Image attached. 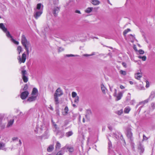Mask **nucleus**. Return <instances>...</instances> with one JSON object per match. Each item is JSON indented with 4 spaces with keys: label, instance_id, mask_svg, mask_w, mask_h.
<instances>
[{
    "label": "nucleus",
    "instance_id": "1",
    "mask_svg": "<svg viewBox=\"0 0 155 155\" xmlns=\"http://www.w3.org/2000/svg\"><path fill=\"white\" fill-rule=\"evenodd\" d=\"M21 42L26 51L27 54H28L29 52V48L31 47V45L29 41L27 40L25 36L24 35H21Z\"/></svg>",
    "mask_w": 155,
    "mask_h": 155
},
{
    "label": "nucleus",
    "instance_id": "2",
    "mask_svg": "<svg viewBox=\"0 0 155 155\" xmlns=\"http://www.w3.org/2000/svg\"><path fill=\"white\" fill-rule=\"evenodd\" d=\"M41 3L38 4L36 8H34V17L36 19L41 16L43 13V7H41Z\"/></svg>",
    "mask_w": 155,
    "mask_h": 155
},
{
    "label": "nucleus",
    "instance_id": "3",
    "mask_svg": "<svg viewBox=\"0 0 155 155\" xmlns=\"http://www.w3.org/2000/svg\"><path fill=\"white\" fill-rule=\"evenodd\" d=\"M113 87H110V90L113 92V96L115 97V100L117 101L120 100L123 96L124 92H119L117 94V90L116 89H114L113 90Z\"/></svg>",
    "mask_w": 155,
    "mask_h": 155
},
{
    "label": "nucleus",
    "instance_id": "4",
    "mask_svg": "<svg viewBox=\"0 0 155 155\" xmlns=\"http://www.w3.org/2000/svg\"><path fill=\"white\" fill-rule=\"evenodd\" d=\"M26 59V56L25 53H23L21 57L20 56H19L17 57L18 63L20 64L21 63H24Z\"/></svg>",
    "mask_w": 155,
    "mask_h": 155
},
{
    "label": "nucleus",
    "instance_id": "5",
    "mask_svg": "<svg viewBox=\"0 0 155 155\" xmlns=\"http://www.w3.org/2000/svg\"><path fill=\"white\" fill-rule=\"evenodd\" d=\"M14 119L13 117H12L10 119H9L8 120V124L6 126V127L9 128L12 127L14 123Z\"/></svg>",
    "mask_w": 155,
    "mask_h": 155
},
{
    "label": "nucleus",
    "instance_id": "6",
    "mask_svg": "<svg viewBox=\"0 0 155 155\" xmlns=\"http://www.w3.org/2000/svg\"><path fill=\"white\" fill-rule=\"evenodd\" d=\"M63 94V93L62 90L60 88H59L56 91L54 95H56L57 96L60 97Z\"/></svg>",
    "mask_w": 155,
    "mask_h": 155
},
{
    "label": "nucleus",
    "instance_id": "7",
    "mask_svg": "<svg viewBox=\"0 0 155 155\" xmlns=\"http://www.w3.org/2000/svg\"><path fill=\"white\" fill-rule=\"evenodd\" d=\"M29 94L28 92L27 91L22 92L21 95V97L23 99H25L26 98Z\"/></svg>",
    "mask_w": 155,
    "mask_h": 155
},
{
    "label": "nucleus",
    "instance_id": "8",
    "mask_svg": "<svg viewBox=\"0 0 155 155\" xmlns=\"http://www.w3.org/2000/svg\"><path fill=\"white\" fill-rule=\"evenodd\" d=\"M37 97L36 96L32 95V96L29 97L27 100V101L29 102H31L35 101Z\"/></svg>",
    "mask_w": 155,
    "mask_h": 155
},
{
    "label": "nucleus",
    "instance_id": "9",
    "mask_svg": "<svg viewBox=\"0 0 155 155\" xmlns=\"http://www.w3.org/2000/svg\"><path fill=\"white\" fill-rule=\"evenodd\" d=\"M127 136L128 138L131 139L133 136V134L130 129H128L127 130Z\"/></svg>",
    "mask_w": 155,
    "mask_h": 155
},
{
    "label": "nucleus",
    "instance_id": "10",
    "mask_svg": "<svg viewBox=\"0 0 155 155\" xmlns=\"http://www.w3.org/2000/svg\"><path fill=\"white\" fill-rule=\"evenodd\" d=\"M59 10V8L57 7L54 8L53 9V13L55 16L57 15V14L58 13Z\"/></svg>",
    "mask_w": 155,
    "mask_h": 155
},
{
    "label": "nucleus",
    "instance_id": "11",
    "mask_svg": "<svg viewBox=\"0 0 155 155\" xmlns=\"http://www.w3.org/2000/svg\"><path fill=\"white\" fill-rule=\"evenodd\" d=\"M45 125L42 124L40 126V127H38L37 128V131L41 132L42 131L45 129Z\"/></svg>",
    "mask_w": 155,
    "mask_h": 155
},
{
    "label": "nucleus",
    "instance_id": "12",
    "mask_svg": "<svg viewBox=\"0 0 155 155\" xmlns=\"http://www.w3.org/2000/svg\"><path fill=\"white\" fill-rule=\"evenodd\" d=\"M67 149L70 152H72L74 151L73 148L72 147H70L68 145H66L63 148V149Z\"/></svg>",
    "mask_w": 155,
    "mask_h": 155
},
{
    "label": "nucleus",
    "instance_id": "13",
    "mask_svg": "<svg viewBox=\"0 0 155 155\" xmlns=\"http://www.w3.org/2000/svg\"><path fill=\"white\" fill-rule=\"evenodd\" d=\"M32 95L34 96H36L37 97L38 95V91L35 88H34L32 92Z\"/></svg>",
    "mask_w": 155,
    "mask_h": 155
},
{
    "label": "nucleus",
    "instance_id": "14",
    "mask_svg": "<svg viewBox=\"0 0 155 155\" xmlns=\"http://www.w3.org/2000/svg\"><path fill=\"white\" fill-rule=\"evenodd\" d=\"M101 90H102L103 93L104 94H105L106 91L107 90V89L104 86V85L103 84H101Z\"/></svg>",
    "mask_w": 155,
    "mask_h": 155
},
{
    "label": "nucleus",
    "instance_id": "15",
    "mask_svg": "<svg viewBox=\"0 0 155 155\" xmlns=\"http://www.w3.org/2000/svg\"><path fill=\"white\" fill-rule=\"evenodd\" d=\"M0 28L4 32H6L7 31V28L5 27L3 23H0Z\"/></svg>",
    "mask_w": 155,
    "mask_h": 155
},
{
    "label": "nucleus",
    "instance_id": "16",
    "mask_svg": "<svg viewBox=\"0 0 155 155\" xmlns=\"http://www.w3.org/2000/svg\"><path fill=\"white\" fill-rule=\"evenodd\" d=\"M0 28L4 32H6L7 31V28L5 27L3 23H0Z\"/></svg>",
    "mask_w": 155,
    "mask_h": 155
},
{
    "label": "nucleus",
    "instance_id": "17",
    "mask_svg": "<svg viewBox=\"0 0 155 155\" xmlns=\"http://www.w3.org/2000/svg\"><path fill=\"white\" fill-rule=\"evenodd\" d=\"M0 28L4 32H6L7 31V28L5 27L3 23H0Z\"/></svg>",
    "mask_w": 155,
    "mask_h": 155
},
{
    "label": "nucleus",
    "instance_id": "18",
    "mask_svg": "<svg viewBox=\"0 0 155 155\" xmlns=\"http://www.w3.org/2000/svg\"><path fill=\"white\" fill-rule=\"evenodd\" d=\"M142 74L140 73H137L135 74V78L137 80H139L142 77Z\"/></svg>",
    "mask_w": 155,
    "mask_h": 155
},
{
    "label": "nucleus",
    "instance_id": "19",
    "mask_svg": "<svg viewBox=\"0 0 155 155\" xmlns=\"http://www.w3.org/2000/svg\"><path fill=\"white\" fill-rule=\"evenodd\" d=\"M0 150H2L5 151L6 150L5 148V144L4 143H0Z\"/></svg>",
    "mask_w": 155,
    "mask_h": 155
},
{
    "label": "nucleus",
    "instance_id": "20",
    "mask_svg": "<svg viewBox=\"0 0 155 155\" xmlns=\"http://www.w3.org/2000/svg\"><path fill=\"white\" fill-rule=\"evenodd\" d=\"M54 145H50L47 149V150L48 152H51L54 149Z\"/></svg>",
    "mask_w": 155,
    "mask_h": 155
},
{
    "label": "nucleus",
    "instance_id": "21",
    "mask_svg": "<svg viewBox=\"0 0 155 155\" xmlns=\"http://www.w3.org/2000/svg\"><path fill=\"white\" fill-rule=\"evenodd\" d=\"M93 9V8L92 7H88L85 10V12L86 13H89L92 12Z\"/></svg>",
    "mask_w": 155,
    "mask_h": 155
},
{
    "label": "nucleus",
    "instance_id": "22",
    "mask_svg": "<svg viewBox=\"0 0 155 155\" xmlns=\"http://www.w3.org/2000/svg\"><path fill=\"white\" fill-rule=\"evenodd\" d=\"M91 2L94 5H98L100 3V2L97 0H92Z\"/></svg>",
    "mask_w": 155,
    "mask_h": 155
},
{
    "label": "nucleus",
    "instance_id": "23",
    "mask_svg": "<svg viewBox=\"0 0 155 155\" xmlns=\"http://www.w3.org/2000/svg\"><path fill=\"white\" fill-rule=\"evenodd\" d=\"M130 110V108L129 107H125L124 110V112L125 113L128 114Z\"/></svg>",
    "mask_w": 155,
    "mask_h": 155
},
{
    "label": "nucleus",
    "instance_id": "24",
    "mask_svg": "<svg viewBox=\"0 0 155 155\" xmlns=\"http://www.w3.org/2000/svg\"><path fill=\"white\" fill-rule=\"evenodd\" d=\"M58 97V96L54 95V99L55 103L56 104H58L59 103Z\"/></svg>",
    "mask_w": 155,
    "mask_h": 155
},
{
    "label": "nucleus",
    "instance_id": "25",
    "mask_svg": "<svg viewBox=\"0 0 155 155\" xmlns=\"http://www.w3.org/2000/svg\"><path fill=\"white\" fill-rule=\"evenodd\" d=\"M64 111L63 113V115H67L69 110L68 107H66L64 108Z\"/></svg>",
    "mask_w": 155,
    "mask_h": 155
},
{
    "label": "nucleus",
    "instance_id": "26",
    "mask_svg": "<svg viewBox=\"0 0 155 155\" xmlns=\"http://www.w3.org/2000/svg\"><path fill=\"white\" fill-rule=\"evenodd\" d=\"M73 134V132L72 131H70L67 132L65 134V135L67 137H69L71 136Z\"/></svg>",
    "mask_w": 155,
    "mask_h": 155
},
{
    "label": "nucleus",
    "instance_id": "27",
    "mask_svg": "<svg viewBox=\"0 0 155 155\" xmlns=\"http://www.w3.org/2000/svg\"><path fill=\"white\" fill-rule=\"evenodd\" d=\"M17 50L18 52V54H19L22 51V48L21 46H18Z\"/></svg>",
    "mask_w": 155,
    "mask_h": 155
},
{
    "label": "nucleus",
    "instance_id": "28",
    "mask_svg": "<svg viewBox=\"0 0 155 155\" xmlns=\"http://www.w3.org/2000/svg\"><path fill=\"white\" fill-rule=\"evenodd\" d=\"M139 149L140 150V152L141 153H143L144 150V149L143 148V147L141 145H140L139 147Z\"/></svg>",
    "mask_w": 155,
    "mask_h": 155
},
{
    "label": "nucleus",
    "instance_id": "29",
    "mask_svg": "<svg viewBox=\"0 0 155 155\" xmlns=\"http://www.w3.org/2000/svg\"><path fill=\"white\" fill-rule=\"evenodd\" d=\"M22 78L24 82L26 83L28 81V78L26 76L22 77Z\"/></svg>",
    "mask_w": 155,
    "mask_h": 155
},
{
    "label": "nucleus",
    "instance_id": "30",
    "mask_svg": "<svg viewBox=\"0 0 155 155\" xmlns=\"http://www.w3.org/2000/svg\"><path fill=\"white\" fill-rule=\"evenodd\" d=\"M61 144L58 142H57L55 146V148L56 149H58L61 147Z\"/></svg>",
    "mask_w": 155,
    "mask_h": 155
},
{
    "label": "nucleus",
    "instance_id": "31",
    "mask_svg": "<svg viewBox=\"0 0 155 155\" xmlns=\"http://www.w3.org/2000/svg\"><path fill=\"white\" fill-rule=\"evenodd\" d=\"M11 41L13 43L16 45H18L19 44L18 41H16L15 40L12 38L11 39Z\"/></svg>",
    "mask_w": 155,
    "mask_h": 155
},
{
    "label": "nucleus",
    "instance_id": "32",
    "mask_svg": "<svg viewBox=\"0 0 155 155\" xmlns=\"http://www.w3.org/2000/svg\"><path fill=\"white\" fill-rule=\"evenodd\" d=\"M155 96V92L154 91L152 92L151 95L150 96V98H151V99L153 98Z\"/></svg>",
    "mask_w": 155,
    "mask_h": 155
},
{
    "label": "nucleus",
    "instance_id": "33",
    "mask_svg": "<svg viewBox=\"0 0 155 155\" xmlns=\"http://www.w3.org/2000/svg\"><path fill=\"white\" fill-rule=\"evenodd\" d=\"M27 71L26 70L22 71L21 72L22 77L25 76L27 74Z\"/></svg>",
    "mask_w": 155,
    "mask_h": 155
},
{
    "label": "nucleus",
    "instance_id": "34",
    "mask_svg": "<svg viewBox=\"0 0 155 155\" xmlns=\"http://www.w3.org/2000/svg\"><path fill=\"white\" fill-rule=\"evenodd\" d=\"M130 31V29L129 28H128L125 30L123 32V35L125 36L126 35L128 32L129 31Z\"/></svg>",
    "mask_w": 155,
    "mask_h": 155
},
{
    "label": "nucleus",
    "instance_id": "35",
    "mask_svg": "<svg viewBox=\"0 0 155 155\" xmlns=\"http://www.w3.org/2000/svg\"><path fill=\"white\" fill-rule=\"evenodd\" d=\"M123 112V110L121 109L117 111L116 113L119 115H120Z\"/></svg>",
    "mask_w": 155,
    "mask_h": 155
},
{
    "label": "nucleus",
    "instance_id": "36",
    "mask_svg": "<svg viewBox=\"0 0 155 155\" xmlns=\"http://www.w3.org/2000/svg\"><path fill=\"white\" fill-rule=\"evenodd\" d=\"M6 33V35L7 36L8 38H12V36L10 35L9 32L8 31H7L6 32H5Z\"/></svg>",
    "mask_w": 155,
    "mask_h": 155
},
{
    "label": "nucleus",
    "instance_id": "37",
    "mask_svg": "<svg viewBox=\"0 0 155 155\" xmlns=\"http://www.w3.org/2000/svg\"><path fill=\"white\" fill-rule=\"evenodd\" d=\"M120 73L121 74H122L124 75H125L126 74V71H123V70H120Z\"/></svg>",
    "mask_w": 155,
    "mask_h": 155
},
{
    "label": "nucleus",
    "instance_id": "38",
    "mask_svg": "<svg viewBox=\"0 0 155 155\" xmlns=\"http://www.w3.org/2000/svg\"><path fill=\"white\" fill-rule=\"evenodd\" d=\"M71 96L72 97H75L77 96V94L75 92H73L71 94Z\"/></svg>",
    "mask_w": 155,
    "mask_h": 155
},
{
    "label": "nucleus",
    "instance_id": "39",
    "mask_svg": "<svg viewBox=\"0 0 155 155\" xmlns=\"http://www.w3.org/2000/svg\"><path fill=\"white\" fill-rule=\"evenodd\" d=\"M66 56L67 57H77L78 56V55H74L72 54H67Z\"/></svg>",
    "mask_w": 155,
    "mask_h": 155
},
{
    "label": "nucleus",
    "instance_id": "40",
    "mask_svg": "<svg viewBox=\"0 0 155 155\" xmlns=\"http://www.w3.org/2000/svg\"><path fill=\"white\" fill-rule=\"evenodd\" d=\"M58 51L59 52H61L64 50V49L63 48L60 47L58 48Z\"/></svg>",
    "mask_w": 155,
    "mask_h": 155
},
{
    "label": "nucleus",
    "instance_id": "41",
    "mask_svg": "<svg viewBox=\"0 0 155 155\" xmlns=\"http://www.w3.org/2000/svg\"><path fill=\"white\" fill-rule=\"evenodd\" d=\"M79 97L78 96H77L75 97L74 100V102L75 103H78L79 101Z\"/></svg>",
    "mask_w": 155,
    "mask_h": 155
},
{
    "label": "nucleus",
    "instance_id": "42",
    "mask_svg": "<svg viewBox=\"0 0 155 155\" xmlns=\"http://www.w3.org/2000/svg\"><path fill=\"white\" fill-rule=\"evenodd\" d=\"M146 87L147 88H148L149 87V83L148 81H146Z\"/></svg>",
    "mask_w": 155,
    "mask_h": 155
},
{
    "label": "nucleus",
    "instance_id": "43",
    "mask_svg": "<svg viewBox=\"0 0 155 155\" xmlns=\"http://www.w3.org/2000/svg\"><path fill=\"white\" fill-rule=\"evenodd\" d=\"M28 88V86L26 84L24 86V87L23 89V90L24 91L26 90Z\"/></svg>",
    "mask_w": 155,
    "mask_h": 155
},
{
    "label": "nucleus",
    "instance_id": "44",
    "mask_svg": "<svg viewBox=\"0 0 155 155\" xmlns=\"http://www.w3.org/2000/svg\"><path fill=\"white\" fill-rule=\"evenodd\" d=\"M148 139V138L144 135H143V140H146Z\"/></svg>",
    "mask_w": 155,
    "mask_h": 155
},
{
    "label": "nucleus",
    "instance_id": "45",
    "mask_svg": "<svg viewBox=\"0 0 155 155\" xmlns=\"http://www.w3.org/2000/svg\"><path fill=\"white\" fill-rule=\"evenodd\" d=\"M151 106L153 109L155 108V104L154 103H152Z\"/></svg>",
    "mask_w": 155,
    "mask_h": 155
},
{
    "label": "nucleus",
    "instance_id": "46",
    "mask_svg": "<svg viewBox=\"0 0 155 155\" xmlns=\"http://www.w3.org/2000/svg\"><path fill=\"white\" fill-rule=\"evenodd\" d=\"M139 53L141 54H143L144 53V51L142 50H140L139 51Z\"/></svg>",
    "mask_w": 155,
    "mask_h": 155
},
{
    "label": "nucleus",
    "instance_id": "47",
    "mask_svg": "<svg viewBox=\"0 0 155 155\" xmlns=\"http://www.w3.org/2000/svg\"><path fill=\"white\" fill-rule=\"evenodd\" d=\"M146 56H143L142 57V59L143 61H145L146 59Z\"/></svg>",
    "mask_w": 155,
    "mask_h": 155
},
{
    "label": "nucleus",
    "instance_id": "48",
    "mask_svg": "<svg viewBox=\"0 0 155 155\" xmlns=\"http://www.w3.org/2000/svg\"><path fill=\"white\" fill-rule=\"evenodd\" d=\"M94 54L93 53L92 54H84V56H91L94 55Z\"/></svg>",
    "mask_w": 155,
    "mask_h": 155
},
{
    "label": "nucleus",
    "instance_id": "49",
    "mask_svg": "<svg viewBox=\"0 0 155 155\" xmlns=\"http://www.w3.org/2000/svg\"><path fill=\"white\" fill-rule=\"evenodd\" d=\"M18 139V138L17 137H13L12 138V140L13 141L16 140Z\"/></svg>",
    "mask_w": 155,
    "mask_h": 155
},
{
    "label": "nucleus",
    "instance_id": "50",
    "mask_svg": "<svg viewBox=\"0 0 155 155\" xmlns=\"http://www.w3.org/2000/svg\"><path fill=\"white\" fill-rule=\"evenodd\" d=\"M122 64L123 66L125 68L127 67L126 64L125 63L123 62V63H122Z\"/></svg>",
    "mask_w": 155,
    "mask_h": 155
},
{
    "label": "nucleus",
    "instance_id": "51",
    "mask_svg": "<svg viewBox=\"0 0 155 155\" xmlns=\"http://www.w3.org/2000/svg\"><path fill=\"white\" fill-rule=\"evenodd\" d=\"M56 155H62V154L61 151L58 152Z\"/></svg>",
    "mask_w": 155,
    "mask_h": 155
},
{
    "label": "nucleus",
    "instance_id": "52",
    "mask_svg": "<svg viewBox=\"0 0 155 155\" xmlns=\"http://www.w3.org/2000/svg\"><path fill=\"white\" fill-rule=\"evenodd\" d=\"M75 12L76 13H78L80 14H81L80 11L78 10H76L75 11Z\"/></svg>",
    "mask_w": 155,
    "mask_h": 155
},
{
    "label": "nucleus",
    "instance_id": "53",
    "mask_svg": "<svg viewBox=\"0 0 155 155\" xmlns=\"http://www.w3.org/2000/svg\"><path fill=\"white\" fill-rule=\"evenodd\" d=\"M56 114L58 115H59L60 114V112H59V110H56Z\"/></svg>",
    "mask_w": 155,
    "mask_h": 155
},
{
    "label": "nucleus",
    "instance_id": "54",
    "mask_svg": "<svg viewBox=\"0 0 155 155\" xmlns=\"http://www.w3.org/2000/svg\"><path fill=\"white\" fill-rule=\"evenodd\" d=\"M120 88L121 89H124L125 88V87L122 85H121L120 86Z\"/></svg>",
    "mask_w": 155,
    "mask_h": 155
},
{
    "label": "nucleus",
    "instance_id": "55",
    "mask_svg": "<svg viewBox=\"0 0 155 155\" xmlns=\"http://www.w3.org/2000/svg\"><path fill=\"white\" fill-rule=\"evenodd\" d=\"M135 103V101L134 100H132L130 102V103L131 104H133Z\"/></svg>",
    "mask_w": 155,
    "mask_h": 155
},
{
    "label": "nucleus",
    "instance_id": "56",
    "mask_svg": "<svg viewBox=\"0 0 155 155\" xmlns=\"http://www.w3.org/2000/svg\"><path fill=\"white\" fill-rule=\"evenodd\" d=\"M108 145H109V148H110L111 146V143H110V142H109L108 143Z\"/></svg>",
    "mask_w": 155,
    "mask_h": 155
},
{
    "label": "nucleus",
    "instance_id": "57",
    "mask_svg": "<svg viewBox=\"0 0 155 155\" xmlns=\"http://www.w3.org/2000/svg\"><path fill=\"white\" fill-rule=\"evenodd\" d=\"M49 108L51 110H54L53 108L51 106H50Z\"/></svg>",
    "mask_w": 155,
    "mask_h": 155
},
{
    "label": "nucleus",
    "instance_id": "58",
    "mask_svg": "<svg viewBox=\"0 0 155 155\" xmlns=\"http://www.w3.org/2000/svg\"><path fill=\"white\" fill-rule=\"evenodd\" d=\"M19 115L21 116L24 115L23 113L22 112H20Z\"/></svg>",
    "mask_w": 155,
    "mask_h": 155
},
{
    "label": "nucleus",
    "instance_id": "59",
    "mask_svg": "<svg viewBox=\"0 0 155 155\" xmlns=\"http://www.w3.org/2000/svg\"><path fill=\"white\" fill-rule=\"evenodd\" d=\"M2 120V117L0 115V124H1V122Z\"/></svg>",
    "mask_w": 155,
    "mask_h": 155
},
{
    "label": "nucleus",
    "instance_id": "60",
    "mask_svg": "<svg viewBox=\"0 0 155 155\" xmlns=\"http://www.w3.org/2000/svg\"><path fill=\"white\" fill-rule=\"evenodd\" d=\"M83 122L84 123L85 122V120L84 118H83Z\"/></svg>",
    "mask_w": 155,
    "mask_h": 155
},
{
    "label": "nucleus",
    "instance_id": "61",
    "mask_svg": "<svg viewBox=\"0 0 155 155\" xmlns=\"http://www.w3.org/2000/svg\"><path fill=\"white\" fill-rule=\"evenodd\" d=\"M129 82H130V84H133V82H132V81H130Z\"/></svg>",
    "mask_w": 155,
    "mask_h": 155
},
{
    "label": "nucleus",
    "instance_id": "62",
    "mask_svg": "<svg viewBox=\"0 0 155 155\" xmlns=\"http://www.w3.org/2000/svg\"><path fill=\"white\" fill-rule=\"evenodd\" d=\"M145 103H147L148 102V101L147 100H145V101H144V102Z\"/></svg>",
    "mask_w": 155,
    "mask_h": 155
},
{
    "label": "nucleus",
    "instance_id": "63",
    "mask_svg": "<svg viewBox=\"0 0 155 155\" xmlns=\"http://www.w3.org/2000/svg\"><path fill=\"white\" fill-rule=\"evenodd\" d=\"M138 58H140V59H141L142 58V56H138Z\"/></svg>",
    "mask_w": 155,
    "mask_h": 155
},
{
    "label": "nucleus",
    "instance_id": "64",
    "mask_svg": "<svg viewBox=\"0 0 155 155\" xmlns=\"http://www.w3.org/2000/svg\"><path fill=\"white\" fill-rule=\"evenodd\" d=\"M19 143H20V144H21V140H19Z\"/></svg>",
    "mask_w": 155,
    "mask_h": 155
}]
</instances>
